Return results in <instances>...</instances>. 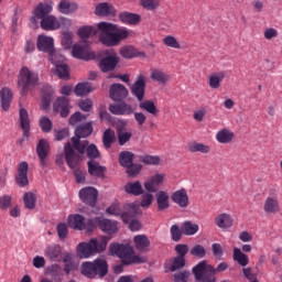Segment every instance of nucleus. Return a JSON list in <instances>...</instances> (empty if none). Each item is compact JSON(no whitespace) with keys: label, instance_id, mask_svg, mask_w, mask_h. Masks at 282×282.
Segmentation results:
<instances>
[{"label":"nucleus","instance_id":"nucleus-1","mask_svg":"<svg viewBox=\"0 0 282 282\" xmlns=\"http://www.w3.org/2000/svg\"><path fill=\"white\" fill-rule=\"evenodd\" d=\"M97 28L100 32L99 41L107 47H116V45H120L124 39H129L131 35V31L127 28H119L109 22H99Z\"/></svg>","mask_w":282,"mask_h":282},{"label":"nucleus","instance_id":"nucleus-2","mask_svg":"<svg viewBox=\"0 0 282 282\" xmlns=\"http://www.w3.org/2000/svg\"><path fill=\"white\" fill-rule=\"evenodd\" d=\"M107 243H109V238L107 237L91 238L88 242H80L76 248L77 257L79 259H89L94 254L105 252Z\"/></svg>","mask_w":282,"mask_h":282},{"label":"nucleus","instance_id":"nucleus-3","mask_svg":"<svg viewBox=\"0 0 282 282\" xmlns=\"http://www.w3.org/2000/svg\"><path fill=\"white\" fill-rule=\"evenodd\" d=\"M36 87H39V73L31 70L28 66H23L18 76V88L21 96H28Z\"/></svg>","mask_w":282,"mask_h":282},{"label":"nucleus","instance_id":"nucleus-4","mask_svg":"<svg viewBox=\"0 0 282 282\" xmlns=\"http://www.w3.org/2000/svg\"><path fill=\"white\" fill-rule=\"evenodd\" d=\"M225 270H228V264L226 262L219 263L217 269H214L213 265L206 263V261H202L193 268V274L196 281L215 282L216 272H225Z\"/></svg>","mask_w":282,"mask_h":282},{"label":"nucleus","instance_id":"nucleus-5","mask_svg":"<svg viewBox=\"0 0 282 282\" xmlns=\"http://www.w3.org/2000/svg\"><path fill=\"white\" fill-rule=\"evenodd\" d=\"M110 254H115L121 259L123 265H131V263H143L144 259L135 256L133 248L129 245H120L118 242L111 243L109 247Z\"/></svg>","mask_w":282,"mask_h":282},{"label":"nucleus","instance_id":"nucleus-6","mask_svg":"<svg viewBox=\"0 0 282 282\" xmlns=\"http://www.w3.org/2000/svg\"><path fill=\"white\" fill-rule=\"evenodd\" d=\"M107 265V260L105 259H96L94 262H83L80 272L87 279H102V276H107V272H109Z\"/></svg>","mask_w":282,"mask_h":282},{"label":"nucleus","instance_id":"nucleus-7","mask_svg":"<svg viewBox=\"0 0 282 282\" xmlns=\"http://www.w3.org/2000/svg\"><path fill=\"white\" fill-rule=\"evenodd\" d=\"M91 133H94L91 122L80 124L75 129V137L72 138V143L74 149H76L80 155L85 153V149H87V145L89 144L87 141L80 142V138H88Z\"/></svg>","mask_w":282,"mask_h":282},{"label":"nucleus","instance_id":"nucleus-8","mask_svg":"<svg viewBox=\"0 0 282 282\" xmlns=\"http://www.w3.org/2000/svg\"><path fill=\"white\" fill-rule=\"evenodd\" d=\"M54 11V2H40L33 10L30 18L31 28H37L43 19L48 18Z\"/></svg>","mask_w":282,"mask_h":282},{"label":"nucleus","instance_id":"nucleus-9","mask_svg":"<svg viewBox=\"0 0 282 282\" xmlns=\"http://www.w3.org/2000/svg\"><path fill=\"white\" fill-rule=\"evenodd\" d=\"M72 56L79 61H94L96 53L89 47V42L79 41L72 46Z\"/></svg>","mask_w":282,"mask_h":282},{"label":"nucleus","instance_id":"nucleus-10","mask_svg":"<svg viewBox=\"0 0 282 282\" xmlns=\"http://www.w3.org/2000/svg\"><path fill=\"white\" fill-rule=\"evenodd\" d=\"M48 54L51 62L55 66L56 76L58 78H69V66L65 64V56L54 48Z\"/></svg>","mask_w":282,"mask_h":282},{"label":"nucleus","instance_id":"nucleus-11","mask_svg":"<svg viewBox=\"0 0 282 282\" xmlns=\"http://www.w3.org/2000/svg\"><path fill=\"white\" fill-rule=\"evenodd\" d=\"M67 224L69 228H73V230H87L88 232H93V230L96 228L94 220H86L80 214L69 215L67 218Z\"/></svg>","mask_w":282,"mask_h":282},{"label":"nucleus","instance_id":"nucleus-12","mask_svg":"<svg viewBox=\"0 0 282 282\" xmlns=\"http://www.w3.org/2000/svg\"><path fill=\"white\" fill-rule=\"evenodd\" d=\"M106 54L107 56L99 62V68L104 73L113 72L119 63L118 55L113 50L106 51Z\"/></svg>","mask_w":282,"mask_h":282},{"label":"nucleus","instance_id":"nucleus-13","mask_svg":"<svg viewBox=\"0 0 282 282\" xmlns=\"http://www.w3.org/2000/svg\"><path fill=\"white\" fill-rule=\"evenodd\" d=\"M95 223L98 225L100 231L106 235H116V232H118V221L116 220L96 217Z\"/></svg>","mask_w":282,"mask_h":282},{"label":"nucleus","instance_id":"nucleus-14","mask_svg":"<svg viewBox=\"0 0 282 282\" xmlns=\"http://www.w3.org/2000/svg\"><path fill=\"white\" fill-rule=\"evenodd\" d=\"M79 199L87 206H96L98 202V189L95 187H84L79 191Z\"/></svg>","mask_w":282,"mask_h":282},{"label":"nucleus","instance_id":"nucleus-15","mask_svg":"<svg viewBox=\"0 0 282 282\" xmlns=\"http://www.w3.org/2000/svg\"><path fill=\"white\" fill-rule=\"evenodd\" d=\"M263 210L267 215H276L281 210V205L279 204V194L271 193L264 200Z\"/></svg>","mask_w":282,"mask_h":282},{"label":"nucleus","instance_id":"nucleus-16","mask_svg":"<svg viewBox=\"0 0 282 282\" xmlns=\"http://www.w3.org/2000/svg\"><path fill=\"white\" fill-rule=\"evenodd\" d=\"M164 180H166V174L156 173L152 175L145 183L144 188L148 193H158V188L164 184Z\"/></svg>","mask_w":282,"mask_h":282},{"label":"nucleus","instance_id":"nucleus-17","mask_svg":"<svg viewBox=\"0 0 282 282\" xmlns=\"http://www.w3.org/2000/svg\"><path fill=\"white\" fill-rule=\"evenodd\" d=\"M106 213L107 215H112L113 217H121L124 224H129V221H131L129 212H123L122 205L118 200H115L108 208H106Z\"/></svg>","mask_w":282,"mask_h":282},{"label":"nucleus","instance_id":"nucleus-18","mask_svg":"<svg viewBox=\"0 0 282 282\" xmlns=\"http://www.w3.org/2000/svg\"><path fill=\"white\" fill-rule=\"evenodd\" d=\"M147 89V78L144 75H139L137 77V80L131 86V91L133 96L139 100V102H142L144 100V91Z\"/></svg>","mask_w":282,"mask_h":282},{"label":"nucleus","instance_id":"nucleus-19","mask_svg":"<svg viewBox=\"0 0 282 282\" xmlns=\"http://www.w3.org/2000/svg\"><path fill=\"white\" fill-rule=\"evenodd\" d=\"M124 210H128V217H131V219L128 221L129 228L132 232H138L142 228V224L140 221L133 219L135 215H138V206L133 203L127 204L123 207Z\"/></svg>","mask_w":282,"mask_h":282},{"label":"nucleus","instance_id":"nucleus-20","mask_svg":"<svg viewBox=\"0 0 282 282\" xmlns=\"http://www.w3.org/2000/svg\"><path fill=\"white\" fill-rule=\"evenodd\" d=\"M171 199L173 204H176L178 208H188L191 204V199L188 198V192H186L185 188L175 191L172 194Z\"/></svg>","mask_w":282,"mask_h":282},{"label":"nucleus","instance_id":"nucleus-21","mask_svg":"<svg viewBox=\"0 0 282 282\" xmlns=\"http://www.w3.org/2000/svg\"><path fill=\"white\" fill-rule=\"evenodd\" d=\"M36 154L41 166H47V155H50V141L41 139L36 145Z\"/></svg>","mask_w":282,"mask_h":282},{"label":"nucleus","instance_id":"nucleus-22","mask_svg":"<svg viewBox=\"0 0 282 282\" xmlns=\"http://www.w3.org/2000/svg\"><path fill=\"white\" fill-rule=\"evenodd\" d=\"M44 256L50 261H63V248L57 243L48 245L44 249Z\"/></svg>","mask_w":282,"mask_h":282},{"label":"nucleus","instance_id":"nucleus-23","mask_svg":"<svg viewBox=\"0 0 282 282\" xmlns=\"http://www.w3.org/2000/svg\"><path fill=\"white\" fill-rule=\"evenodd\" d=\"M64 155L66 160V164L69 166V169H76L78 166V162H80V158L76 155L74 152V148H72V143L67 142L64 145Z\"/></svg>","mask_w":282,"mask_h":282},{"label":"nucleus","instance_id":"nucleus-24","mask_svg":"<svg viewBox=\"0 0 282 282\" xmlns=\"http://www.w3.org/2000/svg\"><path fill=\"white\" fill-rule=\"evenodd\" d=\"M109 111L115 116H131L134 109L131 105L127 102H120V104L110 105Z\"/></svg>","mask_w":282,"mask_h":282},{"label":"nucleus","instance_id":"nucleus-25","mask_svg":"<svg viewBox=\"0 0 282 282\" xmlns=\"http://www.w3.org/2000/svg\"><path fill=\"white\" fill-rule=\"evenodd\" d=\"M36 46L40 52H47L51 54L54 50V37L47 35H39Z\"/></svg>","mask_w":282,"mask_h":282},{"label":"nucleus","instance_id":"nucleus-26","mask_svg":"<svg viewBox=\"0 0 282 282\" xmlns=\"http://www.w3.org/2000/svg\"><path fill=\"white\" fill-rule=\"evenodd\" d=\"M214 223L221 230H228V228H232L235 219L230 214L223 213L215 217Z\"/></svg>","mask_w":282,"mask_h":282},{"label":"nucleus","instance_id":"nucleus-27","mask_svg":"<svg viewBox=\"0 0 282 282\" xmlns=\"http://www.w3.org/2000/svg\"><path fill=\"white\" fill-rule=\"evenodd\" d=\"M129 96V90L121 84H112L110 86V98L118 101L124 100Z\"/></svg>","mask_w":282,"mask_h":282},{"label":"nucleus","instance_id":"nucleus-28","mask_svg":"<svg viewBox=\"0 0 282 282\" xmlns=\"http://www.w3.org/2000/svg\"><path fill=\"white\" fill-rule=\"evenodd\" d=\"M13 97L14 95L12 94V89L3 87L0 90V102L2 111H10V105H12Z\"/></svg>","mask_w":282,"mask_h":282},{"label":"nucleus","instance_id":"nucleus-29","mask_svg":"<svg viewBox=\"0 0 282 282\" xmlns=\"http://www.w3.org/2000/svg\"><path fill=\"white\" fill-rule=\"evenodd\" d=\"M54 111L61 113L62 118H67L69 116V99L66 97H59L54 104Z\"/></svg>","mask_w":282,"mask_h":282},{"label":"nucleus","instance_id":"nucleus-30","mask_svg":"<svg viewBox=\"0 0 282 282\" xmlns=\"http://www.w3.org/2000/svg\"><path fill=\"white\" fill-rule=\"evenodd\" d=\"M235 140V132L228 128H223L216 133V141L219 144H230Z\"/></svg>","mask_w":282,"mask_h":282},{"label":"nucleus","instance_id":"nucleus-31","mask_svg":"<svg viewBox=\"0 0 282 282\" xmlns=\"http://www.w3.org/2000/svg\"><path fill=\"white\" fill-rule=\"evenodd\" d=\"M28 162H21L18 166L17 184L18 186H28L30 181L28 180Z\"/></svg>","mask_w":282,"mask_h":282},{"label":"nucleus","instance_id":"nucleus-32","mask_svg":"<svg viewBox=\"0 0 282 282\" xmlns=\"http://www.w3.org/2000/svg\"><path fill=\"white\" fill-rule=\"evenodd\" d=\"M40 25L42 30H46L47 32H54V30H58L59 24H58V18L55 15H52V13L47 17L44 18L41 22Z\"/></svg>","mask_w":282,"mask_h":282},{"label":"nucleus","instance_id":"nucleus-33","mask_svg":"<svg viewBox=\"0 0 282 282\" xmlns=\"http://www.w3.org/2000/svg\"><path fill=\"white\" fill-rule=\"evenodd\" d=\"M119 19L121 23H124L126 25H138V23L142 21V17H140V14L127 11L119 14Z\"/></svg>","mask_w":282,"mask_h":282},{"label":"nucleus","instance_id":"nucleus-34","mask_svg":"<svg viewBox=\"0 0 282 282\" xmlns=\"http://www.w3.org/2000/svg\"><path fill=\"white\" fill-rule=\"evenodd\" d=\"M187 151H189V153L207 154L210 153V145L194 141L187 144Z\"/></svg>","mask_w":282,"mask_h":282},{"label":"nucleus","instance_id":"nucleus-35","mask_svg":"<svg viewBox=\"0 0 282 282\" xmlns=\"http://www.w3.org/2000/svg\"><path fill=\"white\" fill-rule=\"evenodd\" d=\"M224 78H226L225 72H217L209 75L208 85L210 89H219V87H221V83H224Z\"/></svg>","mask_w":282,"mask_h":282},{"label":"nucleus","instance_id":"nucleus-36","mask_svg":"<svg viewBox=\"0 0 282 282\" xmlns=\"http://www.w3.org/2000/svg\"><path fill=\"white\" fill-rule=\"evenodd\" d=\"M124 191L128 195H134L135 197L144 193V188H142V183H140V181L126 184Z\"/></svg>","mask_w":282,"mask_h":282},{"label":"nucleus","instance_id":"nucleus-37","mask_svg":"<svg viewBox=\"0 0 282 282\" xmlns=\"http://www.w3.org/2000/svg\"><path fill=\"white\" fill-rule=\"evenodd\" d=\"M78 10V3L76 2H68L66 0H62L58 3V12L62 14H74Z\"/></svg>","mask_w":282,"mask_h":282},{"label":"nucleus","instance_id":"nucleus-38","mask_svg":"<svg viewBox=\"0 0 282 282\" xmlns=\"http://www.w3.org/2000/svg\"><path fill=\"white\" fill-rule=\"evenodd\" d=\"M232 259L238 265H241V268H246V265L250 263V258H248V256L239 248H234Z\"/></svg>","mask_w":282,"mask_h":282},{"label":"nucleus","instance_id":"nucleus-39","mask_svg":"<svg viewBox=\"0 0 282 282\" xmlns=\"http://www.w3.org/2000/svg\"><path fill=\"white\" fill-rule=\"evenodd\" d=\"M159 210H166L169 208V192L160 191L155 195Z\"/></svg>","mask_w":282,"mask_h":282},{"label":"nucleus","instance_id":"nucleus-40","mask_svg":"<svg viewBox=\"0 0 282 282\" xmlns=\"http://www.w3.org/2000/svg\"><path fill=\"white\" fill-rule=\"evenodd\" d=\"M133 241L137 250H140V252H144L151 246V241L149 240V237L144 235L135 236Z\"/></svg>","mask_w":282,"mask_h":282},{"label":"nucleus","instance_id":"nucleus-41","mask_svg":"<svg viewBox=\"0 0 282 282\" xmlns=\"http://www.w3.org/2000/svg\"><path fill=\"white\" fill-rule=\"evenodd\" d=\"M182 232L187 237H192L193 235H197L199 232V225L194 224L191 220L184 221L182 224Z\"/></svg>","mask_w":282,"mask_h":282},{"label":"nucleus","instance_id":"nucleus-42","mask_svg":"<svg viewBox=\"0 0 282 282\" xmlns=\"http://www.w3.org/2000/svg\"><path fill=\"white\" fill-rule=\"evenodd\" d=\"M151 78L160 85H166L169 83V74L162 69L154 68L151 70Z\"/></svg>","mask_w":282,"mask_h":282},{"label":"nucleus","instance_id":"nucleus-43","mask_svg":"<svg viewBox=\"0 0 282 282\" xmlns=\"http://www.w3.org/2000/svg\"><path fill=\"white\" fill-rule=\"evenodd\" d=\"M88 173L95 177H102L105 175V166L96 161H88Z\"/></svg>","mask_w":282,"mask_h":282},{"label":"nucleus","instance_id":"nucleus-44","mask_svg":"<svg viewBox=\"0 0 282 282\" xmlns=\"http://www.w3.org/2000/svg\"><path fill=\"white\" fill-rule=\"evenodd\" d=\"M115 12L113 7L107 2L99 3L95 10L97 17H109V14H113Z\"/></svg>","mask_w":282,"mask_h":282},{"label":"nucleus","instance_id":"nucleus-45","mask_svg":"<svg viewBox=\"0 0 282 282\" xmlns=\"http://www.w3.org/2000/svg\"><path fill=\"white\" fill-rule=\"evenodd\" d=\"M20 124L21 129L24 131V135H28V133H30V115L24 108L20 109Z\"/></svg>","mask_w":282,"mask_h":282},{"label":"nucleus","instance_id":"nucleus-46","mask_svg":"<svg viewBox=\"0 0 282 282\" xmlns=\"http://www.w3.org/2000/svg\"><path fill=\"white\" fill-rule=\"evenodd\" d=\"M186 265V260L182 257H175L171 264H165V272H175V270H180Z\"/></svg>","mask_w":282,"mask_h":282},{"label":"nucleus","instance_id":"nucleus-47","mask_svg":"<svg viewBox=\"0 0 282 282\" xmlns=\"http://www.w3.org/2000/svg\"><path fill=\"white\" fill-rule=\"evenodd\" d=\"M139 107L147 113H151V116H158V106L153 100H141Z\"/></svg>","mask_w":282,"mask_h":282},{"label":"nucleus","instance_id":"nucleus-48","mask_svg":"<svg viewBox=\"0 0 282 282\" xmlns=\"http://www.w3.org/2000/svg\"><path fill=\"white\" fill-rule=\"evenodd\" d=\"M94 86H91V83H79L75 87V94L77 96H87V94H91L94 91Z\"/></svg>","mask_w":282,"mask_h":282},{"label":"nucleus","instance_id":"nucleus-49","mask_svg":"<svg viewBox=\"0 0 282 282\" xmlns=\"http://www.w3.org/2000/svg\"><path fill=\"white\" fill-rule=\"evenodd\" d=\"M97 30L94 26H82L77 31V36L85 41V39H90V36H96Z\"/></svg>","mask_w":282,"mask_h":282},{"label":"nucleus","instance_id":"nucleus-50","mask_svg":"<svg viewBox=\"0 0 282 282\" xmlns=\"http://www.w3.org/2000/svg\"><path fill=\"white\" fill-rule=\"evenodd\" d=\"M163 44L165 47H171L172 50H182V44H180V40H177L175 35H166L163 37Z\"/></svg>","mask_w":282,"mask_h":282},{"label":"nucleus","instance_id":"nucleus-51","mask_svg":"<svg viewBox=\"0 0 282 282\" xmlns=\"http://www.w3.org/2000/svg\"><path fill=\"white\" fill-rule=\"evenodd\" d=\"M116 141V132L111 129H107L104 132L102 142L106 149H111V145Z\"/></svg>","mask_w":282,"mask_h":282},{"label":"nucleus","instance_id":"nucleus-52","mask_svg":"<svg viewBox=\"0 0 282 282\" xmlns=\"http://www.w3.org/2000/svg\"><path fill=\"white\" fill-rule=\"evenodd\" d=\"M119 163L121 166H124L126 169L131 166L133 164V153L123 151L119 154Z\"/></svg>","mask_w":282,"mask_h":282},{"label":"nucleus","instance_id":"nucleus-53","mask_svg":"<svg viewBox=\"0 0 282 282\" xmlns=\"http://www.w3.org/2000/svg\"><path fill=\"white\" fill-rule=\"evenodd\" d=\"M23 202H24L25 208H28L29 210H33V208H35L36 206V194L32 192L25 193L23 196Z\"/></svg>","mask_w":282,"mask_h":282},{"label":"nucleus","instance_id":"nucleus-54","mask_svg":"<svg viewBox=\"0 0 282 282\" xmlns=\"http://www.w3.org/2000/svg\"><path fill=\"white\" fill-rule=\"evenodd\" d=\"M74 45V33L66 31L62 34V46L64 50H70Z\"/></svg>","mask_w":282,"mask_h":282},{"label":"nucleus","instance_id":"nucleus-55","mask_svg":"<svg viewBox=\"0 0 282 282\" xmlns=\"http://www.w3.org/2000/svg\"><path fill=\"white\" fill-rule=\"evenodd\" d=\"M87 158H89L90 161H95L96 159L100 158V151H98V148L95 144L86 145L85 148Z\"/></svg>","mask_w":282,"mask_h":282},{"label":"nucleus","instance_id":"nucleus-56","mask_svg":"<svg viewBox=\"0 0 282 282\" xmlns=\"http://www.w3.org/2000/svg\"><path fill=\"white\" fill-rule=\"evenodd\" d=\"M120 54L123 58H135V56H138V51H135L133 46H123L120 50Z\"/></svg>","mask_w":282,"mask_h":282},{"label":"nucleus","instance_id":"nucleus-57","mask_svg":"<svg viewBox=\"0 0 282 282\" xmlns=\"http://www.w3.org/2000/svg\"><path fill=\"white\" fill-rule=\"evenodd\" d=\"M58 238L61 241H65L67 239V235H69V228L67 227V224L61 223L56 227Z\"/></svg>","mask_w":282,"mask_h":282},{"label":"nucleus","instance_id":"nucleus-58","mask_svg":"<svg viewBox=\"0 0 282 282\" xmlns=\"http://www.w3.org/2000/svg\"><path fill=\"white\" fill-rule=\"evenodd\" d=\"M117 138H118V142H119L120 147H124V144H127V142H129V140H131V138H133V133L119 131L117 133Z\"/></svg>","mask_w":282,"mask_h":282},{"label":"nucleus","instance_id":"nucleus-59","mask_svg":"<svg viewBox=\"0 0 282 282\" xmlns=\"http://www.w3.org/2000/svg\"><path fill=\"white\" fill-rule=\"evenodd\" d=\"M140 4L145 10H156V8H160V0H141Z\"/></svg>","mask_w":282,"mask_h":282},{"label":"nucleus","instance_id":"nucleus-60","mask_svg":"<svg viewBox=\"0 0 282 282\" xmlns=\"http://www.w3.org/2000/svg\"><path fill=\"white\" fill-rule=\"evenodd\" d=\"M40 127L44 133H50L52 131V120L47 117H41L40 118Z\"/></svg>","mask_w":282,"mask_h":282},{"label":"nucleus","instance_id":"nucleus-61","mask_svg":"<svg viewBox=\"0 0 282 282\" xmlns=\"http://www.w3.org/2000/svg\"><path fill=\"white\" fill-rule=\"evenodd\" d=\"M140 161L143 164H151V165L158 166V164H160V156L143 155L140 158Z\"/></svg>","mask_w":282,"mask_h":282},{"label":"nucleus","instance_id":"nucleus-62","mask_svg":"<svg viewBox=\"0 0 282 282\" xmlns=\"http://www.w3.org/2000/svg\"><path fill=\"white\" fill-rule=\"evenodd\" d=\"M171 235L173 241H180V239H182V235H184V231H182V227L180 228L177 225H172Z\"/></svg>","mask_w":282,"mask_h":282},{"label":"nucleus","instance_id":"nucleus-63","mask_svg":"<svg viewBox=\"0 0 282 282\" xmlns=\"http://www.w3.org/2000/svg\"><path fill=\"white\" fill-rule=\"evenodd\" d=\"M191 254L193 257H199L200 259L206 257V249L203 246L196 245L194 248L191 249Z\"/></svg>","mask_w":282,"mask_h":282},{"label":"nucleus","instance_id":"nucleus-64","mask_svg":"<svg viewBox=\"0 0 282 282\" xmlns=\"http://www.w3.org/2000/svg\"><path fill=\"white\" fill-rule=\"evenodd\" d=\"M151 204H153V194H151V192H149L148 194H144L142 196V200L140 203V206L142 208H149V206H151Z\"/></svg>","mask_w":282,"mask_h":282}]
</instances>
